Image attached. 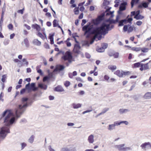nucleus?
<instances>
[{
	"mask_svg": "<svg viewBox=\"0 0 151 151\" xmlns=\"http://www.w3.org/2000/svg\"><path fill=\"white\" fill-rule=\"evenodd\" d=\"M125 145V144H124L119 145H116L115 146V147L116 148H117L119 151H127L132 150V148L130 147H124Z\"/></svg>",
	"mask_w": 151,
	"mask_h": 151,
	"instance_id": "1",
	"label": "nucleus"
},
{
	"mask_svg": "<svg viewBox=\"0 0 151 151\" xmlns=\"http://www.w3.org/2000/svg\"><path fill=\"white\" fill-rule=\"evenodd\" d=\"M108 54L110 57L113 56L114 58H118L119 54L118 52H115L113 50H110L108 52Z\"/></svg>",
	"mask_w": 151,
	"mask_h": 151,
	"instance_id": "2",
	"label": "nucleus"
},
{
	"mask_svg": "<svg viewBox=\"0 0 151 151\" xmlns=\"http://www.w3.org/2000/svg\"><path fill=\"white\" fill-rule=\"evenodd\" d=\"M97 31V28L95 29L92 27H89L88 28V30L85 31V34H95Z\"/></svg>",
	"mask_w": 151,
	"mask_h": 151,
	"instance_id": "3",
	"label": "nucleus"
},
{
	"mask_svg": "<svg viewBox=\"0 0 151 151\" xmlns=\"http://www.w3.org/2000/svg\"><path fill=\"white\" fill-rule=\"evenodd\" d=\"M127 3L126 1L124 0H122V2L120 4L119 6V9L122 11H124L126 8V6L127 5Z\"/></svg>",
	"mask_w": 151,
	"mask_h": 151,
	"instance_id": "4",
	"label": "nucleus"
},
{
	"mask_svg": "<svg viewBox=\"0 0 151 151\" xmlns=\"http://www.w3.org/2000/svg\"><path fill=\"white\" fill-rule=\"evenodd\" d=\"M149 3L143 1L142 3L139 4L138 6V8L139 9H142L143 8H147L148 6Z\"/></svg>",
	"mask_w": 151,
	"mask_h": 151,
	"instance_id": "5",
	"label": "nucleus"
},
{
	"mask_svg": "<svg viewBox=\"0 0 151 151\" xmlns=\"http://www.w3.org/2000/svg\"><path fill=\"white\" fill-rule=\"evenodd\" d=\"M140 147L142 149L147 148L148 149H151V144L149 142H146L142 144Z\"/></svg>",
	"mask_w": 151,
	"mask_h": 151,
	"instance_id": "6",
	"label": "nucleus"
},
{
	"mask_svg": "<svg viewBox=\"0 0 151 151\" xmlns=\"http://www.w3.org/2000/svg\"><path fill=\"white\" fill-rule=\"evenodd\" d=\"M65 66L62 65H58L54 70L55 72H59L63 70L65 68Z\"/></svg>",
	"mask_w": 151,
	"mask_h": 151,
	"instance_id": "7",
	"label": "nucleus"
},
{
	"mask_svg": "<svg viewBox=\"0 0 151 151\" xmlns=\"http://www.w3.org/2000/svg\"><path fill=\"white\" fill-rule=\"evenodd\" d=\"M102 37V34L98 30L95 34L94 38H97L98 40H100Z\"/></svg>",
	"mask_w": 151,
	"mask_h": 151,
	"instance_id": "8",
	"label": "nucleus"
},
{
	"mask_svg": "<svg viewBox=\"0 0 151 151\" xmlns=\"http://www.w3.org/2000/svg\"><path fill=\"white\" fill-rule=\"evenodd\" d=\"M62 58L65 61H66L69 59H72L73 56L71 54H69L67 55H64L62 57Z\"/></svg>",
	"mask_w": 151,
	"mask_h": 151,
	"instance_id": "9",
	"label": "nucleus"
},
{
	"mask_svg": "<svg viewBox=\"0 0 151 151\" xmlns=\"http://www.w3.org/2000/svg\"><path fill=\"white\" fill-rule=\"evenodd\" d=\"M106 24L103 23L99 27L97 28V29L98 30L99 29L100 31H103L106 29Z\"/></svg>",
	"mask_w": 151,
	"mask_h": 151,
	"instance_id": "10",
	"label": "nucleus"
},
{
	"mask_svg": "<svg viewBox=\"0 0 151 151\" xmlns=\"http://www.w3.org/2000/svg\"><path fill=\"white\" fill-rule=\"evenodd\" d=\"M54 90L55 91L61 92L64 91V89L61 86L58 85L54 88Z\"/></svg>",
	"mask_w": 151,
	"mask_h": 151,
	"instance_id": "11",
	"label": "nucleus"
},
{
	"mask_svg": "<svg viewBox=\"0 0 151 151\" xmlns=\"http://www.w3.org/2000/svg\"><path fill=\"white\" fill-rule=\"evenodd\" d=\"M140 95L139 94H138L137 95H135L132 96H131V98H132L134 100L136 101L137 102H139V100L140 97Z\"/></svg>",
	"mask_w": 151,
	"mask_h": 151,
	"instance_id": "12",
	"label": "nucleus"
},
{
	"mask_svg": "<svg viewBox=\"0 0 151 151\" xmlns=\"http://www.w3.org/2000/svg\"><path fill=\"white\" fill-rule=\"evenodd\" d=\"M30 85L32 91H35L38 90V88L36 86L35 83H32L30 84Z\"/></svg>",
	"mask_w": 151,
	"mask_h": 151,
	"instance_id": "13",
	"label": "nucleus"
},
{
	"mask_svg": "<svg viewBox=\"0 0 151 151\" xmlns=\"http://www.w3.org/2000/svg\"><path fill=\"white\" fill-rule=\"evenodd\" d=\"M38 85L39 88L45 90L47 89V85L42 83H38Z\"/></svg>",
	"mask_w": 151,
	"mask_h": 151,
	"instance_id": "14",
	"label": "nucleus"
},
{
	"mask_svg": "<svg viewBox=\"0 0 151 151\" xmlns=\"http://www.w3.org/2000/svg\"><path fill=\"white\" fill-rule=\"evenodd\" d=\"M33 45L38 46H40L41 45V42L37 39H35L32 41Z\"/></svg>",
	"mask_w": 151,
	"mask_h": 151,
	"instance_id": "15",
	"label": "nucleus"
},
{
	"mask_svg": "<svg viewBox=\"0 0 151 151\" xmlns=\"http://www.w3.org/2000/svg\"><path fill=\"white\" fill-rule=\"evenodd\" d=\"M143 98L146 99H151V92H147L145 93L143 96Z\"/></svg>",
	"mask_w": 151,
	"mask_h": 151,
	"instance_id": "16",
	"label": "nucleus"
},
{
	"mask_svg": "<svg viewBox=\"0 0 151 151\" xmlns=\"http://www.w3.org/2000/svg\"><path fill=\"white\" fill-rule=\"evenodd\" d=\"M32 27L34 29H36V30L37 31H39L40 30L41 28L40 26L37 24H33L32 25Z\"/></svg>",
	"mask_w": 151,
	"mask_h": 151,
	"instance_id": "17",
	"label": "nucleus"
},
{
	"mask_svg": "<svg viewBox=\"0 0 151 151\" xmlns=\"http://www.w3.org/2000/svg\"><path fill=\"white\" fill-rule=\"evenodd\" d=\"M45 36L42 35V34L40 32H39L37 34V35L40 37L42 40H44L45 39H47V36L45 33H44Z\"/></svg>",
	"mask_w": 151,
	"mask_h": 151,
	"instance_id": "18",
	"label": "nucleus"
},
{
	"mask_svg": "<svg viewBox=\"0 0 151 151\" xmlns=\"http://www.w3.org/2000/svg\"><path fill=\"white\" fill-rule=\"evenodd\" d=\"M94 136L93 135L91 134L89 136L88 138V141L90 143H92L94 142Z\"/></svg>",
	"mask_w": 151,
	"mask_h": 151,
	"instance_id": "19",
	"label": "nucleus"
},
{
	"mask_svg": "<svg viewBox=\"0 0 151 151\" xmlns=\"http://www.w3.org/2000/svg\"><path fill=\"white\" fill-rule=\"evenodd\" d=\"M25 88L26 90L28 91V92H29L31 91H32L29 83H28L26 85Z\"/></svg>",
	"mask_w": 151,
	"mask_h": 151,
	"instance_id": "20",
	"label": "nucleus"
},
{
	"mask_svg": "<svg viewBox=\"0 0 151 151\" xmlns=\"http://www.w3.org/2000/svg\"><path fill=\"white\" fill-rule=\"evenodd\" d=\"M114 74L119 77H122V71L121 72L119 70H117L114 73Z\"/></svg>",
	"mask_w": 151,
	"mask_h": 151,
	"instance_id": "21",
	"label": "nucleus"
},
{
	"mask_svg": "<svg viewBox=\"0 0 151 151\" xmlns=\"http://www.w3.org/2000/svg\"><path fill=\"white\" fill-rule=\"evenodd\" d=\"M134 18L137 20L142 19L144 18V16L139 15H136L134 17Z\"/></svg>",
	"mask_w": 151,
	"mask_h": 151,
	"instance_id": "22",
	"label": "nucleus"
},
{
	"mask_svg": "<svg viewBox=\"0 0 151 151\" xmlns=\"http://www.w3.org/2000/svg\"><path fill=\"white\" fill-rule=\"evenodd\" d=\"M140 0H132L131 2V7L132 8L135 4H137L139 3Z\"/></svg>",
	"mask_w": 151,
	"mask_h": 151,
	"instance_id": "23",
	"label": "nucleus"
},
{
	"mask_svg": "<svg viewBox=\"0 0 151 151\" xmlns=\"http://www.w3.org/2000/svg\"><path fill=\"white\" fill-rule=\"evenodd\" d=\"M72 106L74 109H76L81 107V104L79 103H78L77 104H76L75 103H73L72 104Z\"/></svg>",
	"mask_w": 151,
	"mask_h": 151,
	"instance_id": "24",
	"label": "nucleus"
},
{
	"mask_svg": "<svg viewBox=\"0 0 151 151\" xmlns=\"http://www.w3.org/2000/svg\"><path fill=\"white\" fill-rule=\"evenodd\" d=\"M129 109H120L119 110V111L120 114H122L125 113H126V112H129Z\"/></svg>",
	"mask_w": 151,
	"mask_h": 151,
	"instance_id": "25",
	"label": "nucleus"
},
{
	"mask_svg": "<svg viewBox=\"0 0 151 151\" xmlns=\"http://www.w3.org/2000/svg\"><path fill=\"white\" fill-rule=\"evenodd\" d=\"M141 64L140 62H137L133 64L132 68H136L139 67L141 65Z\"/></svg>",
	"mask_w": 151,
	"mask_h": 151,
	"instance_id": "26",
	"label": "nucleus"
},
{
	"mask_svg": "<svg viewBox=\"0 0 151 151\" xmlns=\"http://www.w3.org/2000/svg\"><path fill=\"white\" fill-rule=\"evenodd\" d=\"M114 27V26L113 25H111L110 26L109 24H106V29H107L108 31L111 30Z\"/></svg>",
	"mask_w": 151,
	"mask_h": 151,
	"instance_id": "27",
	"label": "nucleus"
},
{
	"mask_svg": "<svg viewBox=\"0 0 151 151\" xmlns=\"http://www.w3.org/2000/svg\"><path fill=\"white\" fill-rule=\"evenodd\" d=\"M73 11L74 13V14L75 15H78L79 14V7H77L75 8L73 10Z\"/></svg>",
	"mask_w": 151,
	"mask_h": 151,
	"instance_id": "28",
	"label": "nucleus"
},
{
	"mask_svg": "<svg viewBox=\"0 0 151 151\" xmlns=\"http://www.w3.org/2000/svg\"><path fill=\"white\" fill-rule=\"evenodd\" d=\"M24 42L26 47H28L29 46V43L27 38H26L24 39Z\"/></svg>",
	"mask_w": 151,
	"mask_h": 151,
	"instance_id": "29",
	"label": "nucleus"
},
{
	"mask_svg": "<svg viewBox=\"0 0 151 151\" xmlns=\"http://www.w3.org/2000/svg\"><path fill=\"white\" fill-rule=\"evenodd\" d=\"M34 138L35 136L33 135H32L28 139V142L31 143H32L34 141Z\"/></svg>",
	"mask_w": 151,
	"mask_h": 151,
	"instance_id": "30",
	"label": "nucleus"
},
{
	"mask_svg": "<svg viewBox=\"0 0 151 151\" xmlns=\"http://www.w3.org/2000/svg\"><path fill=\"white\" fill-rule=\"evenodd\" d=\"M115 128V125L113 124H109V125L108 129L109 130L111 131L112 130H113Z\"/></svg>",
	"mask_w": 151,
	"mask_h": 151,
	"instance_id": "31",
	"label": "nucleus"
},
{
	"mask_svg": "<svg viewBox=\"0 0 151 151\" xmlns=\"http://www.w3.org/2000/svg\"><path fill=\"white\" fill-rule=\"evenodd\" d=\"M53 25L54 27H58V24L59 23L57 22V20L56 19H54L53 21Z\"/></svg>",
	"mask_w": 151,
	"mask_h": 151,
	"instance_id": "32",
	"label": "nucleus"
},
{
	"mask_svg": "<svg viewBox=\"0 0 151 151\" xmlns=\"http://www.w3.org/2000/svg\"><path fill=\"white\" fill-rule=\"evenodd\" d=\"M90 24V23L88 24H87L86 25H84L82 28V30L83 31L87 30Z\"/></svg>",
	"mask_w": 151,
	"mask_h": 151,
	"instance_id": "33",
	"label": "nucleus"
},
{
	"mask_svg": "<svg viewBox=\"0 0 151 151\" xmlns=\"http://www.w3.org/2000/svg\"><path fill=\"white\" fill-rule=\"evenodd\" d=\"M50 78L47 76H45L43 79V81L45 82L46 81H48L50 80Z\"/></svg>",
	"mask_w": 151,
	"mask_h": 151,
	"instance_id": "34",
	"label": "nucleus"
},
{
	"mask_svg": "<svg viewBox=\"0 0 151 151\" xmlns=\"http://www.w3.org/2000/svg\"><path fill=\"white\" fill-rule=\"evenodd\" d=\"M132 50L138 52L141 50V48L140 47H132Z\"/></svg>",
	"mask_w": 151,
	"mask_h": 151,
	"instance_id": "35",
	"label": "nucleus"
},
{
	"mask_svg": "<svg viewBox=\"0 0 151 151\" xmlns=\"http://www.w3.org/2000/svg\"><path fill=\"white\" fill-rule=\"evenodd\" d=\"M122 77L123 76H127L131 74V72L129 71H127L126 72L122 70Z\"/></svg>",
	"mask_w": 151,
	"mask_h": 151,
	"instance_id": "36",
	"label": "nucleus"
},
{
	"mask_svg": "<svg viewBox=\"0 0 151 151\" xmlns=\"http://www.w3.org/2000/svg\"><path fill=\"white\" fill-rule=\"evenodd\" d=\"M130 25V24H128L124 25L123 28V30L124 32L128 31V27Z\"/></svg>",
	"mask_w": 151,
	"mask_h": 151,
	"instance_id": "37",
	"label": "nucleus"
},
{
	"mask_svg": "<svg viewBox=\"0 0 151 151\" xmlns=\"http://www.w3.org/2000/svg\"><path fill=\"white\" fill-rule=\"evenodd\" d=\"M7 75L6 74H4L2 76L1 79V81L3 83H4L6 78Z\"/></svg>",
	"mask_w": 151,
	"mask_h": 151,
	"instance_id": "38",
	"label": "nucleus"
},
{
	"mask_svg": "<svg viewBox=\"0 0 151 151\" xmlns=\"http://www.w3.org/2000/svg\"><path fill=\"white\" fill-rule=\"evenodd\" d=\"M108 44L107 43H103L101 45V47L105 50L108 47Z\"/></svg>",
	"mask_w": 151,
	"mask_h": 151,
	"instance_id": "39",
	"label": "nucleus"
},
{
	"mask_svg": "<svg viewBox=\"0 0 151 151\" xmlns=\"http://www.w3.org/2000/svg\"><path fill=\"white\" fill-rule=\"evenodd\" d=\"M74 48L76 49H78L80 50L81 49V46L79 45V44L76 43L74 45Z\"/></svg>",
	"mask_w": 151,
	"mask_h": 151,
	"instance_id": "40",
	"label": "nucleus"
},
{
	"mask_svg": "<svg viewBox=\"0 0 151 151\" xmlns=\"http://www.w3.org/2000/svg\"><path fill=\"white\" fill-rule=\"evenodd\" d=\"M47 72L48 73V76H49V78H50V79L52 78L53 77V74L52 73H50V72L49 70H47Z\"/></svg>",
	"mask_w": 151,
	"mask_h": 151,
	"instance_id": "41",
	"label": "nucleus"
},
{
	"mask_svg": "<svg viewBox=\"0 0 151 151\" xmlns=\"http://www.w3.org/2000/svg\"><path fill=\"white\" fill-rule=\"evenodd\" d=\"M133 27L132 26H131V25L128 27L129 29H128V32L129 33L132 32L133 30V27H134V25H133Z\"/></svg>",
	"mask_w": 151,
	"mask_h": 151,
	"instance_id": "42",
	"label": "nucleus"
},
{
	"mask_svg": "<svg viewBox=\"0 0 151 151\" xmlns=\"http://www.w3.org/2000/svg\"><path fill=\"white\" fill-rule=\"evenodd\" d=\"M141 50L143 52H148V49L147 48L143 47L141 49Z\"/></svg>",
	"mask_w": 151,
	"mask_h": 151,
	"instance_id": "43",
	"label": "nucleus"
},
{
	"mask_svg": "<svg viewBox=\"0 0 151 151\" xmlns=\"http://www.w3.org/2000/svg\"><path fill=\"white\" fill-rule=\"evenodd\" d=\"M109 3H110L109 1H107L106 0H104L103 1V4L104 6H106L108 5Z\"/></svg>",
	"mask_w": 151,
	"mask_h": 151,
	"instance_id": "44",
	"label": "nucleus"
},
{
	"mask_svg": "<svg viewBox=\"0 0 151 151\" xmlns=\"http://www.w3.org/2000/svg\"><path fill=\"white\" fill-rule=\"evenodd\" d=\"M37 70V72L40 74V75L41 76H43L44 75L43 72L42 71L41 69H39L36 70Z\"/></svg>",
	"mask_w": 151,
	"mask_h": 151,
	"instance_id": "45",
	"label": "nucleus"
},
{
	"mask_svg": "<svg viewBox=\"0 0 151 151\" xmlns=\"http://www.w3.org/2000/svg\"><path fill=\"white\" fill-rule=\"evenodd\" d=\"M83 45L89 47L90 45V44L88 41H85L83 44Z\"/></svg>",
	"mask_w": 151,
	"mask_h": 151,
	"instance_id": "46",
	"label": "nucleus"
},
{
	"mask_svg": "<svg viewBox=\"0 0 151 151\" xmlns=\"http://www.w3.org/2000/svg\"><path fill=\"white\" fill-rule=\"evenodd\" d=\"M104 50L101 47L99 48L97 50V51L99 52H104Z\"/></svg>",
	"mask_w": 151,
	"mask_h": 151,
	"instance_id": "47",
	"label": "nucleus"
},
{
	"mask_svg": "<svg viewBox=\"0 0 151 151\" xmlns=\"http://www.w3.org/2000/svg\"><path fill=\"white\" fill-rule=\"evenodd\" d=\"M149 63H147L145 64H143V66H144V68L145 70H147L149 69V67L148 66Z\"/></svg>",
	"mask_w": 151,
	"mask_h": 151,
	"instance_id": "48",
	"label": "nucleus"
},
{
	"mask_svg": "<svg viewBox=\"0 0 151 151\" xmlns=\"http://www.w3.org/2000/svg\"><path fill=\"white\" fill-rule=\"evenodd\" d=\"M22 61L23 63H24V64H26L27 65H28L29 63L28 61L26 60V58H23L22 59Z\"/></svg>",
	"mask_w": 151,
	"mask_h": 151,
	"instance_id": "49",
	"label": "nucleus"
},
{
	"mask_svg": "<svg viewBox=\"0 0 151 151\" xmlns=\"http://www.w3.org/2000/svg\"><path fill=\"white\" fill-rule=\"evenodd\" d=\"M70 82L68 81H66L64 83V85L66 87H68L70 86Z\"/></svg>",
	"mask_w": 151,
	"mask_h": 151,
	"instance_id": "50",
	"label": "nucleus"
},
{
	"mask_svg": "<svg viewBox=\"0 0 151 151\" xmlns=\"http://www.w3.org/2000/svg\"><path fill=\"white\" fill-rule=\"evenodd\" d=\"M21 145V150H23L27 146V144L25 142L22 143Z\"/></svg>",
	"mask_w": 151,
	"mask_h": 151,
	"instance_id": "51",
	"label": "nucleus"
},
{
	"mask_svg": "<svg viewBox=\"0 0 151 151\" xmlns=\"http://www.w3.org/2000/svg\"><path fill=\"white\" fill-rule=\"evenodd\" d=\"M108 30L106 29L102 31V32L101 33L102 35H104L108 33Z\"/></svg>",
	"mask_w": 151,
	"mask_h": 151,
	"instance_id": "52",
	"label": "nucleus"
},
{
	"mask_svg": "<svg viewBox=\"0 0 151 151\" xmlns=\"http://www.w3.org/2000/svg\"><path fill=\"white\" fill-rule=\"evenodd\" d=\"M9 40L8 39H5L4 42V45H7L9 43Z\"/></svg>",
	"mask_w": 151,
	"mask_h": 151,
	"instance_id": "53",
	"label": "nucleus"
},
{
	"mask_svg": "<svg viewBox=\"0 0 151 151\" xmlns=\"http://www.w3.org/2000/svg\"><path fill=\"white\" fill-rule=\"evenodd\" d=\"M14 61L16 63H18L19 64H20L21 65L22 64L21 61L18 59H14Z\"/></svg>",
	"mask_w": 151,
	"mask_h": 151,
	"instance_id": "54",
	"label": "nucleus"
},
{
	"mask_svg": "<svg viewBox=\"0 0 151 151\" xmlns=\"http://www.w3.org/2000/svg\"><path fill=\"white\" fill-rule=\"evenodd\" d=\"M26 90L25 88L22 89L20 91V94L22 95L25 92Z\"/></svg>",
	"mask_w": 151,
	"mask_h": 151,
	"instance_id": "55",
	"label": "nucleus"
},
{
	"mask_svg": "<svg viewBox=\"0 0 151 151\" xmlns=\"http://www.w3.org/2000/svg\"><path fill=\"white\" fill-rule=\"evenodd\" d=\"M50 8L51 9V10H52V11H53V12L54 13V14H53V16L55 17V18H57V17L55 16V15H56V12H55V11H54L52 6H50Z\"/></svg>",
	"mask_w": 151,
	"mask_h": 151,
	"instance_id": "56",
	"label": "nucleus"
},
{
	"mask_svg": "<svg viewBox=\"0 0 151 151\" xmlns=\"http://www.w3.org/2000/svg\"><path fill=\"white\" fill-rule=\"evenodd\" d=\"M133 20V18L132 17L129 18L127 19L128 22L130 24V25L132 24V21Z\"/></svg>",
	"mask_w": 151,
	"mask_h": 151,
	"instance_id": "57",
	"label": "nucleus"
},
{
	"mask_svg": "<svg viewBox=\"0 0 151 151\" xmlns=\"http://www.w3.org/2000/svg\"><path fill=\"white\" fill-rule=\"evenodd\" d=\"M111 70H114L116 69V65L111 66L110 68H109Z\"/></svg>",
	"mask_w": 151,
	"mask_h": 151,
	"instance_id": "58",
	"label": "nucleus"
},
{
	"mask_svg": "<svg viewBox=\"0 0 151 151\" xmlns=\"http://www.w3.org/2000/svg\"><path fill=\"white\" fill-rule=\"evenodd\" d=\"M44 47L45 48H46V49H49L50 48V47H49V46L48 44L46 42H45L44 43Z\"/></svg>",
	"mask_w": 151,
	"mask_h": 151,
	"instance_id": "59",
	"label": "nucleus"
},
{
	"mask_svg": "<svg viewBox=\"0 0 151 151\" xmlns=\"http://www.w3.org/2000/svg\"><path fill=\"white\" fill-rule=\"evenodd\" d=\"M119 23V24H118V26L119 27H120V26H123L124 25V22H123V21H122V20H121V21L119 22H118Z\"/></svg>",
	"mask_w": 151,
	"mask_h": 151,
	"instance_id": "60",
	"label": "nucleus"
},
{
	"mask_svg": "<svg viewBox=\"0 0 151 151\" xmlns=\"http://www.w3.org/2000/svg\"><path fill=\"white\" fill-rule=\"evenodd\" d=\"M24 8H23L22 9H20L18 10L17 11V12L18 13H19L21 14H23L24 13Z\"/></svg>",
	"mask_w": 151,
	"mask_h": 151,
	"instance_id": "61",
	"label": "nucleus"
},
{
	"mask_svg": "<svg viewBox=\"0 0 151 151\" xmlns=\"http://www.w3.org/2000/svg\"><path fill=\"white\" fill-rule=\"evenodd\" d=\"M86 22V19H83L82 20V22L81 24L82 26H83Z\"/></svg>",
	"mask_w": 151,
	"mask_h": 151,
	"instance_id": "62",
	"label": "nucleus"
},
{
	"mask_svg": "<svg viewBox=\"0 0 151 151\" xmlns=\"http://www.w3.org/2000/svg\"><path fill=\"white\" fill-rule=\"evenodd\" d=\"M8 27L9 29L11 30H12L13 28V25L12 24H9L8 25Z\"/></svg>",
	"mask_w": 151,
	"mask_h": 151,
	"instance_id": "63",
	"label": "nucleus"
},
{
	"mask_svg": "<svg viewBox=\"0 0 151 151\" xmlns=\"http://www.w3.org/2000/svg\"><path fill=\"white\" fill-rule=\"evenodd\" d=\"M70 150L67 148H63L62 149L61 151H70Z\"/></svg>",
	"mask_w": 151,
	"mask_h": 151,
	"instance_id": "64",
	"label": "nucleus"
}]
</instances>
